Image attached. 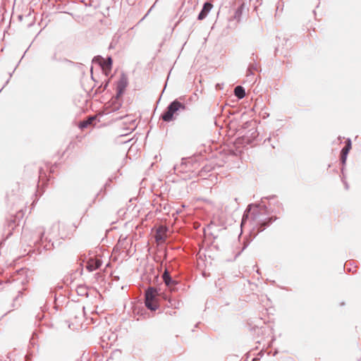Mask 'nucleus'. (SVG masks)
<instances>
[{
    "instance_id": "f257e3e1",
    "label": "nucleus",
    "mask_w": 361,
    "mask_h": 361,
    "mask_svg": "<svg viewBox=\"0 0 361 361\" xmlns=\"http://www.w3.org/2000/svg\"><path fill=\"white\" fill-rule=\"evenodd\" d=\"M185 104L175 100L168 107L167 111L162 115V119L164 121H171L173 118V115L179 110H185Z\"/></svg>"
},
{
    "instance_id": "f03ea898",
    "label": "nucleus",
    "mask_w": 361,
    "mask_h": 361,
    "mask_svg": "<svg viewBox=\"0 0 361 361\" xmlns=\"http://www.w3.org/2000/svg\"><path fill=\"white\" fill-rule=\"evenodd\" d=\"M156 295L157 292L154 288H149L145 293V305L151 310H156L158 307Z\"/></svg>"
},
{
    "instance_id": "7ed1b4c3",
    "label": "nucleus",
    "mask_w": 361,
    "mask_h": 361,
    "mask_svg": "<svg viewBox=\"0 0 361 361\" xmlns=\"http://www.w3.org/2000/svg\"><path fill=\"white\" fill-rule=\"evenodd\" d=\"M102 262L99 259L91 258L88 260L86 267L89 271H92L99 268Z\"/></svg>"
},
{
    "instance_id": "20e7f679",
    "label": "nucleus",
    "mask_w": 361,
    "mask_h": 361,
    "mask_svg": "<svg viewBox=\"0 0 361 361\" xmlns=\"http://www.w3.org/2000/svg\"><path fill=\"white\" fill-rule=\"evenodd\" d=\"M212 7H213V5L212 4L208 3V2L205 3L203 6L202 10L201 11V12L200 13V14L198 16V20H202L204 19L207 17L209 12L212 8Z\"/></svg>"
},
{
    "instance_id": "39448f33",
    "label": "nucleus",
    "mask_w": 361,
    "mask_h": 361,
    "mask_svg": "<svg viewBox=\"0 0 361 361\" xmlns=\"http://www.w3.org/2000/svg\"><path fill=\"white\" fill-rule=\"evenodd\" d=\"M166 228L164 226H160L156 233V240L159 243H162L166 238Z\"/></svg>"
},
{
    "instance_id": "423d86ee",
    "label": "nucleus",
    "mask_w": 361,
    "mask_h": 361,
    "mask_svg": "<svg viewBox=\"0 0 361 361\" xmlns=\"http://www.w3.org/2000/svg\"><path fill=\"white\" fill-rule=\"evenodd\" d=\"M96 119V116H90L87 120L82 121L80 123L79 127L80 128H87L89 126L92 125V122Z\"/></svg>"
},
{
    "instance_id": "0eeeda50",
    "label": "nucleus",
    "mask_w": 361,
    "mask_h": 361,
    "mask_svg": "<svg viewBox=\"0 0 361 361\" xmlns=\"http://www.w3.org/2000/svg\"><path fill=\"white\" fill-rule=\"evenodd\" d=\"M163 279L167 286H172L176 284V282L173 281L167 271L163 274Z\"/></svg>"
},
{
    "instance_id": "6e6552de",
    "label": "nucleus",
    "mask_w": 361,
    "mask_h": 361,
    "mask_svg": "<svg viewBox=\"0 0 361 361\" xmlns=\"http://www.w3.org/2000/svg\"><path fill=\"white\" fill-rule=\"evenodd\" d=\"M235 95L239 99H242L245 97V90L241 86H237L234 90Z\"/></svg>"
},
{
    "instance_id": "1a4fd4ad",
    "label": "nucleus",
    "mask_w": 361,
    "mask_h": 361,
    "mask_svg": "<svg viewBox=\"0 0 361 361\" xmlns=\"http://www.w3.org/2000/svg\"><path fill=\"white\" fill-rule=\"evenodd\" d=\"M350 149H351V141H350V140H348L346 141L345 147L344 148H343V149L341 151L343 152V154H348Z\"/></svg>"
},
{
    "instance_id": "9d476101",
    "label": "nucleus",
    "mask_w": 361,
    "mask_h": 361,
    "mask_svg": "<svg viewBox=\"0 0 361 361\" xmlns=\"http://www.w3.org/2000/svg\"><path fill=\"white\" fill-rule=\"evenodd\" d=\"M126 85V80L124 78H122L118 83V88L120 89V92L122 91V87H124Z\"/></svg>"
},
{
    "instance_id": "9b49d317",
    "label": "nucleus",
    "mask_w": 361,
    "mask_h": 361,
    "mask_svg": "<svg viewBox=\"0 0 361 361\" xmlns=\"http://www.w3.org/2000/svg\"><path fill=\"white\" fill-rule=\"evenodd\" d=\"M348 154H343V152L341 151V160L343 164H345L346 159H347Z\"/></svg>"
},
{
    "instance_id": "f8f14e48",
    "label": "nucleus",
    "mask_w": 361,
    "mask_h": 361,
    "mask_svg": "<svg viewBox=\"0 0 361 361\" xmlns=\"http://www.w3.org/2000/svg\"><path fill=\"white\" fill-rule=\"evenodd\" d=\"M103 68L111 69V66H109L106 62H105L104 65L103 66Z\"/></svg>"
},
{
    "instance_id": "ddd939ff",
    "label": "nucleus",
    "mask_w": 361,
    "mask_h": 361,
    "mask_svg": "<svg viewBox=\"0 0 361 361\" xmlns=\"http://www.w3.org/2000/svg\"><path fill=\"white\" fill-rule=\"evenodd\" d=\"M109 66L111 65V59H108V61L106 62Z\"/></svg>"
},
{
    "instance_id": "4468645a",
    "label": "nucleus",
    "mask_w": 361,
    "mask_h": 361,
    "mask_svg": "<svg viewBox=\"0 0 361 361\" xmlns=\"http://www.w3.org/2000/svg\"><path fill=\"white\" fill-rule=\"evenodd\" d=\"M265 225H266V223H264V224L262 225V226H265Z\"/></svg>"
}]
</instances>
